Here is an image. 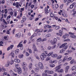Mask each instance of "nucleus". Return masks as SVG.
<instances>
[{
    "label": "nucleus",
    "mask_w": 76,
    "mask_h": 76,
    "mask_svg": "<svg viewBox=\"0 0 76 76\" xmlns=\"http://www.w3.org/2000/svg\"><path fill=\"white\" fill-rule=\"evenodd\" d=\"M2 17L1 18V19H0V20L1 21H2V20H3V22L4 23V24H5V25H7L9 23H10V18H11V16L10 15H9L7 17V22H6L5 21V20L3 19V14H2Z\"/></svg>",
    "instance_id": "obj_1"
},
{
    "label": "nucleus",
    "mask_w": 76,
    "mask_h": 76,
    "mask_svg": "<svg viewBox=\"0 0 76 76\" xmlns=\"http://www.w3.org/2000/svg\"><path fill=\"white\" fill-rule=\"evenodd\" d=\"M47 55H45V53H43L42 54V55H40V58L42 60H44V58H46L47 57Z\"/></svg>",
    "instance_id": "obj_2"
},
{
    "label": "nucleus",
    "mask_w": 76,
    "mask_h": 76,
    "mask_svg": "<svg viewBox=\"0 0 76 76\" xmlns=\"http://www.w3.org/2000/svg\"><path fill=\"white\" fill-rule=\"evenodd\" d=\"M63 64H61L60 65L58 66L55 67V72H58V70L60 69L61 66H62Z\"/></svg>",
    "instance_id": "obj_3"
},
{
    "label": "nucleus",
    "mask_w": 76,
    "mask_h": 76,
    "mask_svg": "<svg viewBox=\"0 0 76 76\" xmlns=\"http://www.w3.org/2000/svg\"><path fill=\"white\" fill-rule=\"evenodd\" d=\"M38 65L40 69H43V68H44V66H43L42 63L39 62L38 63Z\"/></svg>",
    "instance_id": "obj_4"
},
{
    "label": "nucleus",
    "mask_w": 76,
    "mask_h": 76,
    "mask_svg": "<svg viewBox=\"0 0 76 76\" xmlns=\"http://www.w3.org/2000/svg\"><path fill=\"white\" fill-rule=\"evenodd\" d=\"M33 49L34 50V53H35V52H38V50H37V48H36V47L35 46V44H33Z\"/></svg>",
    "instance_id": "obj_5"
},
{
    "label": "nucleus",
    "mask_w": 76,
    "mask_h": 76,
    "mask_svg": "<svg viewBox=\"0 0 76 76\" xmlns=\"http://www.w3.org/2000/svg\"><path fill=\"white\" fill-rule=\"evenodd\" d=\"M69 35H71L70 36L71 38H74V39H75V38H76V36L73 35H75L74 33H72L70 32H69Z\"/></svg>",
    "instance_id": "obj_6"
},
{
    "label": "nucleus",
    "mask_w": 76,
    "mask_h": 76,
    "mask_svg": "<svg viewBox=\"0 0 76 76\" xmlns=\"http://www.w3.org/2000/svg\"><path fill=\"white\" fill-rule=\"evenodd\" d=\"M17 72L18 74L20 75L22 74V69L20 67L17 68Z\"/></svg>",
    "instance_id": "obj_7"
},
{
    "label": "nucleus",
    "mask_w": 76,
    "mask_h": 76,
    "mask_svg": "<svg viewBox=\"0 0 76 76\" xmlns=\"http://www.w3.org/2000/svg\"><path fill=\"white\" fill-rule=\"evenodd\" d=\"M33 66V64L32 63H30L29 65V69L30 70H31L32 69V67Z\"/></svg>",
    "instance_id": "obj_8"
},
{
    "label": "nucleus",
    "mask_w": 76,
    "mask_h": 76,
    "mask_svg": "<svg viewBox=\"0 0 76 76\" xmlns=\"http://www.w3.org/2000/svg\"><path fill=\"white\" fill-rule=\"evenodd\" d=\"M14 61L15 62V63H20V60L18 59L15 58L14 59Z\"/></svg>",
    "instance_id": "obj_9"
},
{
    "label": "nucleus",
    "mask_w": 76,
    "mask_h": 76,
    "mask_svg": "<svg viewBox=\"0 0 76 76\" xmlns=\"http://www.w3.org/2000/svg\"><path fill=\"white\" fill-rule=\"evenodd\" d=\"M22 6L19 4V2H16L15 3V7H16L18 8L19 7H21Z\"/></svg>",
    "instance_id": "obj_10"
},
{
    "label": "nucleus",
    "mask_w": 76,
    "mask_h": 76,
    "mask_svg": "<svg viewBox=\"0 0 76 76\" xmlns=\"http://www.w3.org/2000/svg\"><path fill=\"white\" fill-rule=\"evenodd\" d=\"M13 45H11L10 46H9L8 47V48H7V50L9 51L11 49H12V48H13Z\"/></svg>",
    "instance_id": "obj_11"
},
{
    "label": "nucleus",
    "mask_w": 76,
    "mask_h": 76,
    "mask_svg": "<svg viewBox=\"0 0 76 76\" xmlns=\"http://www.w3.org/2000/svg\"><path fill=\"white\" fill-rule=\"evenodd\" d=\"M52 57H53L56 58L57 57H58V55L57 54H52L51 55Z\"/></svg>",
    "instance_id": "obj_12"
},
{
    "label": "nucleus",
    "mask_w": 76,
    "mask_h": 76,
    "mask_svg": "<svg viewBox=\"0 0 76 76\" xmlns=\"http://www.w3.org/2000/svg\"><path fill=\"white\" fill-rule=\"evenodd\" d=\"M27 66H23V69L24 72H26L28 70V68H27Z\"/></svg>",
    "instance_id": "obj_13"
},
{
    "label": "nucleus",
    "mask_w": 76,
    "mask_h": 76,
    "mask_svg": "<svg viewBox=\"0 0 76 76\" xmlns=\"http://www.w3.org/2000/svg\"><path fill=\"white\" fill-rule=\"evenodd\" d=\"M22 43V41H21V42L19 43V45H18L17 47H21L23 46L22 45L23 44Z\"/></svg>",
    "instance_id": "obj_14"
},
{
    "label": "nucleus",
    "mask_w": 76,
    "mask_h": 76,
    "mask_svg": "<svg viewBox=\"0 0 76 76\" xmlns=\"http://www.w3.org/2000/svg\"><path fill=\"white\" fill-rule=\"evenodd\" d=\"M66 45V43H65L63 44V45H62L59 47L60 48H63V47H64V46H65V45Z\"/></svg>",
    "instance_id": "obj_15"
},
{
    "label": "nucleus",
    "mask_w": 76,
    "mask_h": 76,
    "mask_svg": "<svg viewBox=\"0 0 76 76\" xmlns=\"http://www.w3.org/2000/svg\"><path fill=\"white\" fill-rule=\"evenodd\" d=\"M10 64V61H8L7 63L5 64V66L6 67H8Z\"/></svg>",
    "instance_id": "obj_16"
},
{
    "label": "nucleus",
    "mask_w": 76,
    "mask_h": 76,
    "mask_svg": "<svg viewBox=\"0 0 76 76\" xmlns=\"http://www.w3.org/2000/svg\"><path fill=\"white\" fill-rule=\"evenodd\" d=\"M22 66H23V67H24V66H27V64L25 62H23L22 63Z\"/></svg>",
    "instance_id": "obj_17"
},
{
    "label": "nucleus",
    "mask_w": 76,
    "mask_h": 76,
    "mask_svg": "<svg viewBox=\"0 0 76 76\" xmlns=\"http://www.w3.org/2000/svg\"><path fill=\"white\" fill-rule=\"evenodd\" d=\"M15 37H17L18 38H19L20 37V34L19 33L17 34H15Z\"/></svg>",
    "instance_id": "obj_18"
},
{
    "label": "nucleus",
    "mask_w": 76,
    "mask_h": 76,
    "mask_svg": "<svg viewBox=\"0 0 76 76\" xmlns=\"http://www.w3.org/2000/svg\"><path fill=\"white\" fill-rule=\"evenodd\" d=\"M34 70H35L36 72H39V67L37 66L34 69Z\"/></svg>",
    "instance_id": "obj_19"
},
{
    "label": "nucleus",
    "mask_w": 76,
    "mask_h": 76,
    "mask_svg": "<svg viewBox=\"0 0 76 76\" xmlns=\"http://www.w3.org/2000/svg\"><path fill=\"white\" fill-rule=\"evenodd\" d=\"M62 16H64V17H67V14L66 13H64L63 12L61 14Z\"/></svg>",
    "instance_id": "obj_20"
},
{
    "label": "nucleus",
    "mask_w": 76,
    "mask_h": 76,
    "mask_svg": "<svg viewBox=\"0 0 76 76\" xmlns=\"http://www.w3.org/2000/svg\"><path fill=\"white\" fill-rule=\"evenodd\" d=\"M75 4L74 3H73L69 7V8L70 9H72V8H73V7L75 6Z\"/></svg>",
    "instance_id": "obj_21"
},
{
    "label": "nucleus",
    "mask_w": 76,
    "mask_h": 76,
    "mask_svg": "<svg viewBox=\"0 0 76 76\" xmlns=\"http://www.w3.org/2000/svg\"><path fill=\"white\" fill-rule=\"evenodd\" d=\"M18 57L20 58H22L23 57V54H20L18 55Z\"/></svg>",
    "instance_id": "obj_22"
},
{
    "label": "nucleus",
    "mask_w": 76,
    "mask_h": 76,
    "mask_svg": "<svg viewBox=\"0 0 76 76\" xmlns=\"http://www.w3.org/2000/svg\"><path fill=\"white\" fill-rule=\"evenodd\" d=\"M9 56H12V57L13 58H14L15 55L14 54V53H10L9 54Z\"/></svg>",
    "instance_id": "obj_23"
},
{
    "label": "nucleus",
    "mask_w": 76,
    "mask_h": 76,
    "mask_svg": "<svg viewBox=\"0 0 76 76\" xmlns=\"http://www.w3.org/2000/svg\"><path fill=\"white\" fill-rule=\"evenodd\" d=\"M19 50L18 49H17L15 51V53L16 54H18V53H19Z\"/></svg>",
    "instance_id": "obj_24"
},
{
    "label": "nucleus",
    "mask_w": 76,
    "mask_h": 76,
    "mask_svg": "<svg viewBox=\"0 0 76 76\" xmlns=\"http://www.w3.org/2000/svg\"><path fill=\"white\" fill-rule=\"evenodd\" d=\"M45 13L47 14L48 13H49V10L47 9V8H46L45 9Z\"/></svg>",
    "instance_id": "obj_25"
},
{
    "label": "nucleus",
    "mask_w": 76,
    "mask_h": 76,
    "mask_svg": "<svg viewBox=\"0 0 76 76\" xmlns=\"http://www.w3.org/2000/svg\"><path fill=\"white\" fill-rule=\"evenodd\" d=\"M51 36V34H49L45 36V38H48V37H50Z\"/></svg>",
    "instance_id": "obj_26"
},
{
    "label": "nucleus",
    "mask_w": 76,
    "mask_h": 76,
    "mask_svg": "<svg viewBox=\"0 0 76 76\" xmlns=\"http://www.w3.org/2000/svg\"><path fill=\"white\" fill-rule=\"evenodd\" d=\"M63 69H60L59 70H58V73H62V72H63Z\"/></svg>",
    "instance_id": "obj_27"
},
{
    "label": "nucleus",
    "mask_w": 76,
    "mask_h": 76,
    "mask_svg": "<svg viewBox=\"0 0 76 76\" xmlns=\"http://www.w3.org/2000/svg\"><path fill=\"white\" fill-rule=\"evenodd\" d=\"M67 48V46H64L63 48V49L64 51H65V50H66V49Z\"/></svg>",
    "instance_id": "obj_28"
},
{
    "label": "nucleus",
    "mask_w": 76,
    "mask_h": 76,
    "mask_svg": "<svg viewBox=\"0 0 76 76\" xmlns=\"http://www.w3.org/2000/svg\"><path fill=\"white\" fill-rule=\"evenodd\" d=\"M49 66L50 67H52L53 68L55 67V65L54 64H50L49 65Z\"/></svg>",
    "instance_id": "obj_29"
},
{
    "label": "nucleus",
    "mask_w": 76,
    "mask_h": 76,
    "mask_svg": "<svg viewBox=\"0 0 76 76\" xmlns=\"http://www.w3.org/2000/svg\"><path fill=\"white\" fill-rule=\"evenodd\" d=\"M59 32L60 36L61 37V36L62 35V34H63V32H62V31H61V30H59Z\"/></svg>",
    "instance_id": "obj_30"
},
{
    "label": "nucleus",
    "mask_w": 76,
    "mask_h": 76,
    "mask_svg": "<svg viewBox=\"0 0 76 76\" xmlns=\"http://www.w3.org/2000/svg\"><path fill=\"white\" fill-rule=\"evenodd\" d=\"M73 63H75V60H74V59H73L70 62V64H73Z\"/></svg>",
    "instance_id": "obj_31"
},
{
    "label": "nucleus",
    "mask_w": 76,
    "mask_h": 76,
    "mask_svg": "<svg viewBox=\"0 0 76 76\" xmlns=\"http://www.w3.org/2000/svg\"><path fill=\"white\" fill-rule=\"evenodd\" d=\"M34 76H41V75L40 74H38L37 73H35L34 74Z\"/></svg>",
    "instance_id": "obj_32"
},
{
    "label": "nucleus",
    "mask_w": 76,
    "mask_h": 76,
    "mask_svg": "<svg viewBox=\"0 0 76 76\" xmlns=\"http://www.w3.org/2000/svg\"><path fill=\"white\" fill-rule=\"evenodd\" d=\"M53 54V52L52 51L49 53H48V56H50L51 55H52Z\"/></svg>",
    "instance_id": "obj_33"
},
{
    "label": "nucleus",
    "mask_w": 76,
    "mask_h": 76,
    "mask_svg": "<svg viewBox=\"0 0 76 76\" xmlns=\"http://www.w3.org/2000/svg\"><path fill=\"white\" fill-rule=\"evenodd\" d=\"M62 57V56L61 55H60L57 58V60H60V59H61V58Z\"/></svg>",
    "instance_id": "obj_34"
},
{
    "label": "nucleus",
    "mask_w": 76,
    "mask_h": 76,
    "mask_svg": "<svg viewBox=\"0 0 76 76\" xmlns=\"http://www.w3.org/2000/svg\"><path fill=\"white\" fill-rule=\"evenodd\" d=\"M6 71V69H5L4 68H1V71L2 72H5Z\"/></svg>",
    "instance_id": "obj_35"
},
{
    "label": "nucleus",
    "mask_w": 76,
    "mask_h": 76,
    "mask_svg": "<svg viewBox=\"0 0 76 76\" xmlns=\"http://www.w3.org/2000/svg\"><path fill=\"white\" fill-rule=\"evenodd\" d=\"M53 43H54V44H56V42H57V39L55 38L53 39Z\"/></svg>",
    "instance_id": "obj_36"
},
{
    "label": "nucleus",
    "mask_w": 76,
    "mask_h": 76,
    "mask_svg": "<svg viewBox=\"0 0 76 76\" xmlns=\"http://www.w3.org/2000/svg\"><path fill=\"white\" fill-rule=\"evenodd\" d=\"M50 18H54V14L53 13L51 12L50 14Z\"/></svg>",
    "instance_id": "obj_37"
},
{
    "label": "nucleus",
    "mask_w": 76,
    "mask_h": 76,
    "mask_svg": "<svg viewBox=\"0 0 76 76\" xmlns=\"http://www.w3.org/2000/svg\"><path fill=\"white\" fill-rule=\"evenodd\" d=\"M14 64V61H13V60H12L10 62V64L11 65H12Z\"/></svg>",
    "instance_id": "obj_38"
},
{
    "label": "nucleus",
    "mask_w": 76,
    "mask_h": 76,
    "mask_svg": "<svg viewBox=\"0 0 76 76\" xmlns=\"http://www.w3.org/2000/svg\"><path fill=\"white\" fill-rule=\"evenodd\" d=\"M34 15H31V17L30 18V19L31 20H32V19H34Z\"/></svg>",
    "instance_id": "obj_39"
},
{
    "label": "nucleus",
    "mask_w": 76,
    "mask_h": 76,
    "mask_svg": "<svg viewBox=\"0 0 76 76\" xmlns=\"http://www.w3.org/2000/svg\"><path fill=\"white\" fill-rule=\"evenodd\" d=\"M76 69V66L75 67V66H74L72 68V70L73 71V70H75Z\"/></svg>",
    "instance_id": "obj_40"
},
{
    "label": "nucleus",
    "mask_w": 76,
    "mask_h": 76,
    "mask_svg": "<svg viewBox=\"0 0 76 76\" xmlns=\"http://www.w3.org/2000/svg\"><path fill=\"white\" fill-rule=\"evenodd\" d=\"M42 40V39H41V38L40 37V38H39L38 39H37V42H40V41H41Z\"/></svg>",
    "instance_id": "obj_41"
},
{
    "label": "nucleus",
    "mask_w": 76,
    "mask_h": 76,
    "mask_svg": "<svg viewBox=\"0 0 76 76\" xmlns=\"http://www.w3.org/2000/svg\"><path fill=\"white\" fill-rule=\"evenodd\" d=\"M27 18L25 17H22V19L24 21H25L26 20Z\"/></svg>",
    "instance_id": "obj_42"
},
{
    "label": "nucleus",
    "mask_w": 76,
    "mask_h": 76,
    "mask_svg": "<svg viewBox=\"0 0 76 76\" xmlns=\"http://www.w3.org/2000/svg\"><path fill=\"white\" fill-rule=\"evenodd\" d=\"M48 25H45L44 27V29H47L48 28Z\"/></svg>",
    "instance_id": "obj_43"
},
{
    "label": "nucleus",
    "mask_w": 76,
    "mask_h": 76,
    "mask_svg": "<svg viewBox=\"0 0 76 76\" xmlns=\"http://www.w3.org/2000/svg\"><path fill=\"white\" fill-rule=\"evenodd\" d=\"M59 12H58V14H59V15H61V13L63 12V10H60Z\"/></svg>",
    "instance_id": "obj_44"
},
{
    "label": "nucleus",
    "mask_w": 76,
    "mask_h": 76,
    "mask_svg": "<svg viewBox=\"0 0 76 76\" xmlns=\"http://www.w3.org/2000/svg\"><path fill=\"white\" fill-rule=\"evenodd\" d=\"M23 27V24H20L18 25V28H21Z\"/></svg>",
    "instance_id": "obj_45"
},
{
    "label": "nucleus",
    "mask_w": 76,
    "mask_h": 76,
    "mask_svg": "<svg viewBox=\"0 0 76 76\" xmlns=\"http://www.w3.org/2000/svg\"><path fill=\"white\" fill-rule=\"evenodd\" d=\"M45 73H48V74H49V71L48 70H46L45 71Z\"/></svg>",
    "instance_id": "obj_46"
},
{
    "label": "nucleus",
    "mask_w": 76,
    "mask_h": 76,
    "mask_svg": "<svg viewBox=\"0 0 76 76\" xmlns=\"http://www.w3.org/2000/svg\"><path fill=\"white\" fill-rule=\"evenodd\" d=\"M48 75L47 73H46L45 72H44L42 74V76H46Z\"/></svg>",
    "instance_id": "obj_47"
},
{
    "label": "nucleus",
    "mask_w": 76,
    "mask_h": 76,
    "mask_svg": "<svg viewBox=\"0 0 76 76\" xmlns=\"http://www.w3.org/2000/svg\"><path fill=\"white\" fill-rule=\"evenodd\" d=\"M61 62H62V60L61 59L60 60H59L58 61V64L59 65H60V64H61Z\"/></svg>",
    "instance_id": "obj_48"
},
{
    "label": "nucleus",
    "mask_w": 76,
    "mask_h": 76,
    "mask_svg": "<svg viewBox=\"0 0 76 76\" xmlns=\"http://www.w3.org/2000/svg\"><path fill=\"white\" fill-rule=\"evenodd\" d=\"M50 59H51V58H50L49 57H47L46 58L45 61H48L49 60H50Z\"/></svg>",
    "instance_id": "obj_49"
},
{
    "label": "nucleus",
    "mask_w": 76,
    "mask_h": 76,
    "mask_svg": "<svg viewBox=\"0 0 76 76\" xmlns=\"http://www.w3.org/2000/svg\"><path fill=\"white\" fill-rule=\"evenodd\" d=\"M51 49H52V47L51 46H49L48 47V50H51Z\"/></svg>",
    "instance_id": "obj_50"
},
{
    "label": "nucleus",
    "mask_w": 76,
    "mask_h": 76,
    "mask_svg": "<svg viewBox=\"0 0 76 76\" xmlns=\"http://www.w3.org/2000/svg\"><path fill=\"white\" fill-rule=\"evenodd\" d=\"M54 72L52 70H49V74H53Z\"/></svg>",
    "instance_id": "obj_51"
},
{
    "label": "nucleus",
    "mask_w": 76,
    "mask_h": 76,
    "mask_svg": "<svg viewBox=\"0 0 76 76\" xmlns=\"http://www.w3.org/2000/svg\"><path fill=\"white\" fill-rule=\"evenodd\" d=\"M72 59V57H69L67 58V60L68 61H69V60H71Z\"/></svg>",
    "instance_id": "obj_52"
},
{
    "label": "nucleus",
    "mask_w": 76,
    "mask_h": 76,
    "mask_svg": "<svg viewBox=\"0 0 76 76\" xmlns=\"http://www.w3.org/2000/svg\"><path fill=\"white\" fill-rule=\"evenodd\" d=\"M68 2H69V3H73V0H68Z\"/></svg>",
    "instance_id": "obj_53"
},
{
    "label": "nucleus",
    "mask_w": 76,
    "mask_h": 76,
    "mask_svg": "<svg viewBox=\"0 0 76 76\" xmlns=\"http://www.w3.org/2000/svg\"><path fill=\"white\" fill-rule=\"evenodd\" d=\"M63 6H64V4H61L60 6V9H62L63 7Z\"/></svg>",
    "instance_id": "obj_54"
},
{
    "label": "nucleus",
    "mask_w": 76,
    "mask_h": 76,
    "mask_svg": "<svg viewBox=\"0 0 76 76\" xmlns=\"http://www.w3.org/2000/svg\"><path fill=\"white\" fill-rule=\"evenodd\" d=\"M76 74V72H73L72 74V76H75Z\"/></svg>",
    "instance_id": "obj_55"
},
{
    "label": "nucleus",
    "mask_w": 76,
    "mask_h": 76,
    "mask_svg": "<svg viewBox=\"0 0 76 76\" xmlns=\"http://www.w3.org/2000/svg\"><path fill=\"white\" fill-rule=\"evenodd\" d=\"M46 40H47V39L44 38V39H42L41 41L42 42H44V41H46Z\"/></svg>",
    "instance_id": "obj_56"
},
{
    "label": "nucleus",
    "mask_w": 76,
    "mask_h": 76,
    "mask_svg": "<svg viewBox=\"0 0 76 76\" xmlns=\"http://www.w3.org/2000/svg\"><path fill=\"white\" fill-rule=\"evenodd\" d=\"M64 50L63 49L61 50L60 51V53H64Z\"/></svg>",
    "instance_id": "obj_57"
},
{
    "label": "nucleus",
    "mask_w": 76,
    "mask_h": 76,
    "mask_svg": "<svg viewBox=\"0 0 76 76\" xmlns=\"http://www.w3.org/2000/svg\"><path fill=\"white\" fill-rule=\"evenodd\" d=\"M58 4H55V7L56 9H57L58 7Z\"/></svg>",
    "instance_id": "obj_58"
},
{
    "label": "nucleus",
    "mask_w": 76,
    "mask_h": 76,
    "mask_svg": "<svg viewBox=\"0 0 76 76\" xmlns=\"http://www.w3.org/2000/svg\"><path fill=\"white\" fill-rule=\"evenodd\" d=\"M28 3L27 2L26 3V7H25V9H27V8H28Z\"/></svg>",
    "instance_id": "obj_59"
},
{
    "label": "nucleus",
    "mask_w": 76,
    "mask_h": 76,
    "mask_svg": "<svg viewBox=\"0 0 76 76\" xmlns=\"http://www.w3.org/2000/svg\"><path fill=\"white\" fill-rule=\"evenodd\" d=\"M52 31H53V29H49L48 30V32H51Z\"/></svg>",
    "instance_id": "obj_60"
},
{
    "label": "nucleus",
    "mask_w": 76,
    "mask_h": 76,
    "mask_svg": "<svg viewBox=\"0 0 76 76\" xmlns=\"http://www.w3.org/2000/svg\"><path fill=\"white\" fill-rule=\"evenodd\" d=\"M55 29H60V26H56V27H55Z\"/></svg>",
    "instance_id": "obj_61"
},
{
    "label": "nucleus",
    "mask_w": 76,
    "mask_h": 76,
    "mask_svg": "<svg viewBox=\"0 0 76 76\" xmlns=\"http://www.w3.org/2000/svg\"><path fill=\"white\" fill-rule=\"evenodd\" d=\"M31 75H32V74H34V73L35 74V71L33 70L31 71Z\"/></svg>",
    "instance_id": "obj_62"
},
{
    "label": "nucleus",
    "mask_w": 76,
    "mask_h": 76,
    "mask_svg": "<svg viewBox=\"0 0 76 76\" xmlns=\"http://www.w3.org/2000/svg\"><path fill=\"white\" fill-rule=\"evenodd\" d=\"M56 47V45H54L53 46H52V49H54V48H55V47Z\"/></svg>",
    "instance_id": "obj_63"
},
{
    "label": "nucleus",
    "mask_w": 76,
    "mask_h": 76,
    "mask_svg": "<svg viewBox=\"0 0 76 76\" xmlns=\"http://www.w3.org/2000/svg\"><path fill=\"white\" fill-rule=\"evenodd\" d=\"M7 72H4L3 73V75H7Z\"/></svg>",
    "instance_id": "obj_64"
}]
</instances>
